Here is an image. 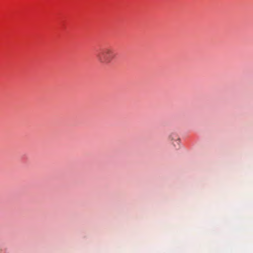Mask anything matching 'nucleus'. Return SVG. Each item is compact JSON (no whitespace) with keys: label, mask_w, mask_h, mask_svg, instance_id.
Here are the masks:
<instances>
[{"label":"nucleus","mask_w":253,"mask_h":253,"mask_svg":"<svg viewBox=\"0 0 253 253\" xmlns=\"http://www.w3.org/2000/svg\"><path fill=\"white\" fill-rule=\"evenodd\" d=\"M114 57L113 51L110 48L102 50L97 55L98 60L102 64L109 63Z\"/></svg>","instance_id":"1"},{"label":"nucleus","mask_w":253,"mask_h":253,"mask_svg":"<svg viewBox=\"0 0 253 253\" xmlns=\"http://www.w3.org/2000/svg\"><path fill=\"white\" fill-rule=\"evenodd\" d=\"M169 138L170 141H172V144L174 146H179L180 143V139L176 134L172 133L169 135Z\"/></svg>","instance_id":"2"}]
</instances>
